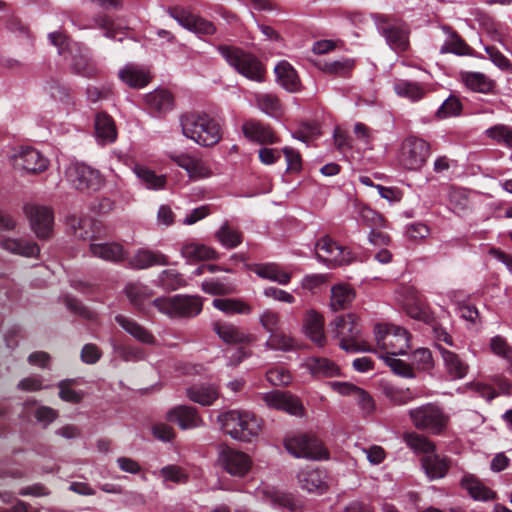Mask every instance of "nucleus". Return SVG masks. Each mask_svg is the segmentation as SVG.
I'll use <instances>...</instances> for the list:
<instances>
[{"mask_svg": "<svg viewBox=\"0 0 512 512\" xmlns=\"http://www.w3.org/2000/svg\"><path fill=\"white\" fill-rule=\"evenodd\" d=\"M183 135L200 146L210 147L222 138L221 126L205 112H188L180 117Z\"/></svg>", "mask_w": 512, "mask_h": 512, "instance_id": "nucleus-1", "label": "nucleus"}, {"mask_svg": "<svg viewBox=\"0 0 512 512\" xmlns=\"http://www.w3.org/2000/svg\"><path fill=\"white\" fill-rule=\"evenodd\" d=\"M221 430L232 439L251 442L261 431V421L250 411L230 410L218 415Z\"/></svg>", "mask_w": 512, "mask_h": 512, "instance_id": "nucleus-2", "label": "nucleus"}, {"mask_svg": "<svg viewBox=\"0 0 512 512\" xmlns=\"http://www.w3.org/2000/svg\"><path fill=\"white\" fill-rule=\"evenodd\" d=\"M332 336L346 352H372L373 349L361 339L358 319L352 314L339 316L330 323Z\"/></svg>", "mask_w": 512, "mask_h": 512, "instance_id": "nucleus-3", "label": "nucleus"}, {"mask_svg": "<svg viewBox=\"0 0 512 512\" xmlns=\"http://www.w3.org/2000/svg\"><path fill=\"white\" fill-rule=\"evenodd\" d=\"M217 49L226 62L239 74L251 81H264L265 68L255 55L228 45H220Z\"/></svg>", "mask_w": 512, "mask_h": 512, "instance_id": "nucleus-4", "label": "nucleus"}, {"mask_svg": "<svg viewBox=\"0 0 512 512\" xmlns=\"http://www.w3.org/2000/svg\"><path fill=\"white\" fill-rule=\"evenodd\" d=\"M152 305L169 318H193L203 308L200 296L185 294L158 297L152 301Z\"/></svg>", "mask_w": 512, "mask_h": 512, "instance_id": "nucleus-5", "label": "nucleus"}, {"mask_svg": "<svg viewBox=\"0 0 512 512\" xmlns=\"http://www.w3.org/2000/svg\"><path fill=\"white\" fill-rule=\"evenodd\" d=\"M375 340L385 355H404L410 348L408 331L394 324H377L374 328Z\"/></svg>", "mask_w": 512, "mask_h": 512, "instance_id": "nucleus-6", "label": "nucleus"}, {"mask_svg": "<svg viewBox=\"0 0 512 512\" xmlns=\"http://www.w3.org/2000/svg\"><path fill=\"white\" fill-rule=\"evenodd\" d=\"M409 417L414 426L431 434H442L449 421V416L435 404H425L409 410Z\"/></svg>", "mask_w": 512, "mask_h": 512, "instance_id": "nucleus-7", "label": "nucleus"}, {"mask_svg": "<svg viewBox=\"0 0 512 512\" xmlns=\"http://www.w3.org/2000/svg\"><path fill=\"white\" fill-rule=\"evenodd\" d=\"M66 181L80 192L99 191L105 179L99 170L82 162H72L65 169Z\"/></svg>", "mask_w": 512, "mask_h": 512, "instance_id": "nucleus-8", "label": "nucleus"}, {"mask_svg": "<svg viewBox=\"0 0 512 512\" xmlns=\"http://www.w3.org/2000/svg\"><path fill=\"white\" fill-rule=\"evenodd\" d=\"M429 155V143L424 139L410 136L401 144L398 161L404 169L416 171L425 165Z\"/></svg>", "mask_w": 512, "mask_h": 512, "instance_id": "nucleus-9", "label": "nucleus"}, {"mask_svg": "<svg viewBox=\"0 0 512 512\" xmlns=\"http://www.w3.org/2000/svg\"><path fill=\"white\" fill-rule=\"evenodd\" d=\"M286 450L297 458L323 460L328 458V452L321 441L313 435L300 434L284 441Z\"/></svg>", "mask_w": 512, "mask_h": 512, "instance_id": "nucleus-10", "label": "nucleus"}, {"mask_svg": "<svg viewBox=\"0 0 512 512\" xmlns=\"http://www.w3.org/2000/svg\"><path fill=\"white\" fill-rule=\"evenodd\" d=\"M217 463L226 473L238 478L246 476L252 467L249 455L224 444L218 448Z\"/></svg>", "mask_w": 512, "mask_h": 512, "instance_id": "nucleus-11", "label": "nucleus"}, {"mask_svg": "<svg viewBox=\"0 0 512 512\" xmlns=\"http://www.w3.org/2000/svg\"><path fill=\"white\" fill-rule=\"evenodd\" d=\"M23 213L29 221L31 230L39 239H47L51 236L54 214L50 207L28 203L23 206Z\"/></svg>", "mask_w": 512, "mask_h": 512, "instance_id": "nucleus-12", "label": "nucleus"}, {"mask_svg": "<svg viewBox=\"0 0 512 512\" xmlns=\"http://www.w3.org/2000/svg\"><path fill=\"white\" fill-rule=\"evenodd\" d=\"M168 15L173 18L181 27L200 36H210L216 33V26L213 22L191 13L188 9L175 6L167 10Z\"/></svg>", "mask_w": 512, "mask_h": 512, "instance_id": "nucleus-13", "label": "nucleus"}, {"mask_svg": "<svg viewBox=\"0 0 512 512\" xmlns=\"http://www.w3.org/2000/svg\"><path fill=\"white\" fill-rule=\"evenodd\" d=\"M316 257L319 261L330 267L349 264L353 261V255L348 248L338 245L330 237L325 236L316 243Z\"/></svg>", "mask_w": 512, "mask_h": 512, "instance_id": "nucleus-14", "label": "nucleus"}, {"mask_svg": "<svg viewBox=\"0 0 512 512\" xmlns=\"http://www.w3.org/2000/svg\"><path fill=\"white\" fill-rule=\"evenodd\" d=\"M13 168L19 172L41 173L48 168V160L36 149L26 147L14 151L10 156Z\"/></svg>", "mask_w": 512, "mask_h": 512, "instance_id": "nucleus-15", "label": "nucleus"}, {"mask_svg": "<svg viewBox=\"0 0 512 512\" xmlns=\"http://www.w3.org/2000/svg\"><path fill=\"white\" fill-rule=\"evenodd\" d=\"M168 157L179 167L183 168L192 181H200L212 176L210 165L201 158L193 157L186 153H169Z\"/></svg>", "mask_w": 512, "mask_h": 512, "instance_id": "nucleus-16", "label": "nucleus"}, {"mask_svg": "<svg viewBox=\"0 0 512 512\" xmlns=\"http://www.w3.org/2000/svg\"><path fill=\"white\" fill-rule=\"evenodd\" d=\"M263 402L271 409L285 411L294 416H302L304 407L301 401L290 393L271 391L261 395Z\"/></svg>", "mask_w": 512, "mask_h": 512, "instance_id": "nucleus-17", "label": "nucleus"}, {"mask_svg": "<svg viewBox=\"0 0 512 512\" xmlns=\"http://www.w3.org/2000/svg\"><path fill=\"white\" fill-rule=\"evenodd\" d=\"M379 30L386 42L395 52L406 51L409 46V31L406 25L398 21L385 20L379 24Z\"/></svg>", "mask_w": 512, "mask_h": 512, "instance_id": "nucleus-18", "label": "nucleus"}, {"mask_svg": "<svg viewBox=\"0 0 512 512\" xmlns=\"http://www.w3.org/2000/svg\"><path fill=\"white\" fill-rule=\"evenodd\" d=\"M166 419L172 423L178 424L183 430L194 429L204 425L197 410L194 407L186 405H180L170 409L167 412Z\"/></svg>", "mask_w": 512, "mask_h": 512, "instance_id": "nucleus-19", "label": "nucleus"}, {"mask_svg": "<svg viewBox=\"0 0 512 512\" xmlns=\"http://www.w3.org/2000/svg\"><path fill=\"white\" fill-rule=\"evenodd\" d=\"M297 478L300 487L310 493H323L327 490L326 474L320 469L307 466L299 471Z\"/></svg>", "mask_w": 512, "mask_h": 512, "instance_id": "nucleus-20", "label": "nucleus"}, {"mask_svg": "<svg viewBox=\"0 0 512 512\" xmlns=\"http://www.w3.org/2000/svg\"><path fill=\"white\" fill-rule=\"evenodd\" d=\"M213 330L218 337L227 344H247L254 339L252 335L245 333L238 326L228 322H215L213 324Z\"/></svg>", "mask_w": 512, "mask_h": 512, "instance_id": "nucleus-21", "label": "nucleus"}, {"mask_svg": "<svg viewBox=\"0 0 512 512\" xmlns=\"http://www.w3.org/2000/svg\"><path fill=\"white\" fill-rule=\"evenodd\" d=\"M89 251L92 256L112 263H120L124 261L127 256L123 246L117 242H91Z\"/></svg>", "mask_w": 512, "mask_h": 512, "instance_id": "nucleus-22", "label": "nucleus"}, {"mask_svg": "<svg viewBox=\"0 0 512 512\" xmlns=\"http://www.w3.org/2000/svg\"><path fill=\"white\" fill-rule=\"evenodd\" d=\"M244 136L259 144H274L278 142V138L270 126L259 121L249 120L242 126Z\"/></svg>", "mask_w": 512, "mask_h": 512, "instance_id": "nucleus-23", "label": "nucleus"}, {"mask_svg": "<svg viewBox=\"0 0 512 512\" xmlns=\"http://www.w3.org/2000/svg\"><path fill=\"white\" fill-rule=\"evenodd\" d=\"M118 75L123 83L135 89L144 88L152 78L148 69L132 63L120 69Z\"/></svg>", "mask_w": 512, "mask_h": 512, "instance_id": "nucleus-24", "label": "nucleus"}, {"mask_svg": "<svg viewBox=\"0 0 512 512\" xmlns=\"http://www.w3.org/2000/svg\"><path fill=\"white\" fill-rule=\"evenodd\" d=\"M395 94L410 102H419L426 96L428 88L425 84L407 79H396L393 83Z\"/></svg>", "mask_w": 512, "mask_h": 512, "instance_id": "nucleus-25", "label": "nucleus"}, {"mask_svg": "<svg viewBox=\"0 0 512 512\" xmlns=\"http://www.w3.org/2000/svg\"><path fill=\"white\" fill-rule=\"evenodd\" d=\"M0 247L11 254L27 258H36L40 253L38 244L27 239L3 238Z\"/></svg>", "mask_w": 512, "mask_h": 512, "instance_id": "nucleus-26", "label": "nucleus"}, {"mask_svg": "<svg viewBox=\"0 0 512 512\" xmlns=\"http://www.w3.org/2000/svg\"><path fill=\"white\" fill-rule=\"evenodd\" d=\"M303 329L305 335L316 345L320 347L325 345L324 319L319 313L314 310L307 311Z\"/></svg>", "mask_w": 512, "mask_h": 512, "instance_id": "nucleus-27", "label": "nucleus"}, {"mask_svg": "<svg viewBox=\"0 0 512 512\" xmlns=\"http://www.w3.org/2000/svg\"><path fill=\"white\" fill-rule=\"evenodd\" d=\"M72 228L74 235L83 240L94 242L105 236V228L102 223L91 218L74 219Z\"/></svg>", "mask_w": 512, "mask_h": 512, "instance_id": "nucleus-28", "label": "nucleus"}, {"mask_svg": "<svg viewBox=\"0 0 512 512\" xmlns=\"http://www.w3.org/2000/svg\"><path fill=\"white\" fill-rule=\"evenodd\" d=\"M115 321L135 340L150 345L156 343L155 336L134 319L123 315H117L115 316Z\"/></svg>", "mask_w": 512, "mask_h": 512, "instance_id": "nucleus-29", "label": "nucleus"}, {"mask_svg": "<svg viewBox=\"0 0 512 512\" xmlns=\"http://www.w3.org/2000/svg\"><path fill=\"white\" fill-rule=\"evenodd\" d=\"M128 264L134 269H146L154 265H166L168 264V259L160 252L149 249H139L130 257Z\"/></svg>", "mask_w": 512, "mask_h": 512, "instance_id": "nucleus-30", "label": "nucleus"}, {"mask_svg": "<svg viewBox=\"0 0 512 512\" xmlns=\"http://www.w3.org/2000/svg\"><path fill=\"white\" fill-rule=\"evenodd\" d=\"M187 397L202 406L212 405L219 397V390L212 384H196L187 388Z\"/></svg>", "mask_w": 512, "mask_h": 512, "instance_id": "nucleus-31", "label": "nucleus"}, {"mask_svg": "<svg viewBox=\"0 0 512 512\" xmlns=\"http://www.w3.org/2000/svg\"><path fill=\"white\" fill-rule=\"evenodd\" d=\"M180 252L189 262L217 259V252L213 248L198 242L183 243Z\"/></svg>", "mask_w": 512, "mask_h": 512, "instance_id": "nucleus-32", "label": "nucleus"}, {"mask_svg": "<svg viewBox=\"0 0 512 512\" xmlns=\"http://www.w3.org/2000/svg\"><path fill=\"white\" fill-rule=\"evenodd\" d=\"M252 270L260 278L276 282L280 285H287L292 278L290 272L283 270L276 263L257 264Z\"/></svg>", "mask_w": 512, "mask_h": 512, "instance_id": "nucleus-33", "label": "nucleus"}, {"mask_svg": "<svg viewBox=\"0 0 512 512\" xmlns=\"http://www.w3.org/2000/svg\"><path fill=\"white\" fill-rule=\"evenodd\" d=\"M449 466L447 458L440 457L434 452L422 459V467L430 480L443 478L447 474Z\"/></svg>", "mask_w": 512, "mask_h": 512, "instance_id": "nucleus-34", "label": "nucleus"}, {"mask_svg": "<svg viewBox=\"0 0 512 512\" xmlns=\"http://www.w3.org/2000/svg\"><path fill=\"white\" fill-rule=\"evenodd\" d=\"M304 366L316 377H334L340 373L339 367L327 358L309 357L305 360Z\"/></svg>", "mask_w": 512, "mask_h": 512, "instance_id": "nucleus-35", "label": "nucleus"}, {"mask_svg": "<svg viewBox=\"0 0 512 512\" xmlns=\"http://www.w3.org/2000/svg\"><path fill=\"white\" fill-rule=\"evenodd\" d=\"M95 135L101 144L116 140L117 131L113 119L106 113H98L95 117Z\"/></svg>", "mask_w": 512, "mask_h": 512, "instance_id": "nucleus-36", "label": "nucleus"}, {"mask_svg": "<svg viewBox=\"0 0 512 512\" xmlns=\"http://www.w3.org/2000/svg\"><path fill=\"white\" fill-rule=\"evenodd\" d=\"M258 495L273 506L284 507L291 511H295L298 508V505L291 494L281 492L274 488H259Z\"/></svg>", "mask_w": 512, "mask_h": 512, "instance_id": "nucleus-37", "label": "nucleus"}, {"mask_svg": "<svg viewBox=\"0 0 512 512\" xmlns=\"http://www.w3.org/2000/svg\"><path fill=\"white\" fill-rule=\"evenodd\" d=\"M274 72L278 83L287 91L295 92L299 89L300 81L295 69L286 61L279 62Z\"/></svg>", "mask_w": 512, "mask_h": 512, "instance_id": "nucleus-38", "label": "nucleus"}, {"mask_svg": "<svg viewBox=\"0 0 512 512\" xmlns=\"http://www.w3.org/2000/svg\"><path fill=\"white\" fill-rule=\"evenodd\" d=\"M254 101L257 108L269 117L278 119L283 114V106L279 98L272 93H256Z\"/></svg>", "mask_w": 512, "mask_h": 512, "instance_id": "nucleus-39", "label": "nucleus"}, {"mask_svg": "<svg viewBox=\"0 0 512 512\" xmlns=\"http://www.w3.org/2000/svg\"><path fill=\"white\" fill-rule=\"evenodd\" d=\"M462 82L465 86L479 93H489L493 90L495 82L481 72H461Z\"/></svg>", "mask_w": 512, "mask_h": 512, "instance_id": "nucleus-40", "label": "nucleus"}, {"mask_svg": "<svg viewBox=\"0 0 512 512\" xmlns=\"http://www.w3.org/2000/svg\"><path fill=\"white\" fill-rule=\"evenodd\" d=\"M447 373L454 379H462L468 372V365L454 352L439 347Z\"/></svg>", "mask_w": 512, "mask_h": 512, "instance_id": "nucleus-41", "label": "nucleus"}, {"mask_svg": "<svg viewBox=\"0 0 512 512\" xmlns=\"http://www.w3.org/2000/svg\"><path fill=\"white\" fill-rule=\"evenodd\" d=\"M461 486L475 500L488 501L495 498V493L473 475L463 476Z\"/></svg>", "mask_w": 512, "mask_h": 512, "instance_id": "nucleus-42", "label": "nucleus"}, {"mask_svg": "<svg viewBox=\"0 0 512 512\" xmlns=\"http://www.w3.org/2000/svg\"><path fill=\"white\" fill-rule=\"evenodd\" d=\"M75 50L71 55V68L77 74L83 76H93L97 73L96 66L91 62L88 56L83 52L80 44L75 43Z\"/></svg>", "mask_w": 512, "mask_h": 512, "instance_id": "nucleus-43", "label": "nucleus"}, {"mask_svg": "<svg viewBox=\"0 0 512 512\" xmlns=\"http://www.w3.org/2000/svg\"><path fill=\"white\" fill-rule=\"evenodd\" d=\"M133 172L140 180L142 185H144L147 189L160 190L163 189L166 185V176L157 175L153 170L144 165H135L133 167Z\"/></svg>", "mask_w": 512, "mask_h": 512, "instance_id": "nucleus-44", "label": "nucleus"}, {"mask_svg": "<svg viewBox=\"0 0 512 512\" xmlns=\"http://www.w3.org/2000/svg\"><path fill=\"white\" fill-rule=\"evenodd\" d=\"M444 33L447 38L444 44L440 48V53H453L456 55H467L469 54V46L461 39V37L454 32L451 28L444 26Z\"/></svg>", "mask_w": 512, "mask_h": 512, "instance_id": "nucleus-45", "label": "nucleus"}, {"mask_svg": "<svg viewBox=\"0 0 512 512\" xmlns=\"http://www.w3.org/2000/svg\"><path fill=\"white\" fill-rule=\"evenodd\" d=\"M355 293L347 284H337L331 288V307L333 310L345 309L354 299Z\"/></svg>", "mask_w": 512, "mask_h": 512, "instance_id": "nucleus-46", "label": "nucleus"}, {"mask_svg": "<svg viewBox=\"0 0 512 512\" xmlns=\"http://www.w3.org/2000/svg\"><path fill=\"white\" fill-rule=\"evenodd\" d=\"M157 286L166 291H175L186 286V280L176 269H165L161 271L156 280Z\"/></svg>", "mask_w": 512, "mask_h": 512, "instance_id": "nucleus-47", "label": "nucleus"}, {"mask_svg": "<svg viewBox=\"0 0 512 512\" xmlns=\"http://www.w3.org/2000/svg\"><path fill=\"white\" fill-rule=\"evenodd\" d=\"M125 292L129 301L140 310L144 309L145 302L153 295V291L141 283H128Z\"/></svg>", "mask_w": 512, "mask_h": 512, "instance_id": "nucleus-48", "label": "nucleus"}, {"mask_svg": "<svg viewBox=\"0 0 512 512\" xmlns=\"http://www.w3.org/2000/svg\"><path fill=\"white\" fill-rule=\"evenodd\" d=\"M212 304L226 314L248 315L252 312L251 306L240 299L218 298L214 299Z\"/></svg>", "mask_w": 512, "mask_h": 512, "instance_id": "nucleus-49", "label": "nucleus"}, {"mask_svg": "<svg viewBox=\"0 0 512 512\" xmlns=\"http://www.w3.org/2000/svg\"><path fill=\"white\" fill-rule=\"evenodd\" d=\"M404 442L417 454L426 456L435 451V445L427 437L415 432L405 433Z\"/></svg>", "mask_w": 512, "mask_h": 512, "instance_id": "nucleus-50", "label": "nucleus"}, {"mask_svg": "<svg viewBox=\"0 0 512 512\" xmlns=\"http://www.w3.org/2000/svg\"><path fill=\"white\" fill-rule=\"evenodd\" d=\"M201 289L210 295H229L234 293L235 286L226 278H209L202 282Z\"/></svg>", "mask_w": 512, "mask_h": 512, "instance_id": "nucleus-51", "label": "nucleus"}, {"mask_svg": "<svg viewBox=\"0 0 512 512\" xmlns=\"http://www.w3.org/2000/svg\"><path fill=\"white\" fill-rule=\"evenodd\" d=\"M146 103L151 109L162 112L173 106V97L167 90L159 89L146 95Z\"/></svg>", "mask_w": 512, "mask_h": 512, "instance_id": "nucleus-52", "label": "nucleus"}, {"mask_svg": "<svg viewBox=\"0 0 512 512\" xmlns=\"http://www.w3.org/2000/svg\"><path fill=\"white\" fill-rule=\"evenodd\" d=\"M383 393L395 405H404L416 398V395L410 389H401L390 384L383 386Z\"/></svg>", "mask_w": 512, "mask_h": 512, "instance_id": "nucleus-53", "label": "nucleus"}, {"mask_svg": "<svg viewBox=\"0 0 512 512\" xmlns=\"http://www.w3.org/2000/svg\"><path fill=\"white\" fill-rule=\"evenodd\" d=\"M265 346L271 350L291 351L296 347V341L291 336L278 330L269 335Z\"/></svg>", "mask_w": 512, "mask_h": 512, "instance_id": "nucleus-54", "label": "nucleus"}, {"mask_svg": "<svg viewBox=\"0 0 512 512\" xmlns=\"http://www.w3.org/2000/svg\"><path fill=\"white\" fill-rule=\"evenodd\" d=\"M217 240L226 248H234L242 241L241 234L231 229L227 223L223 224L216 232Z\"/></svg>", "mask_w": 512, "mask_h": 512, "instance_id": "nucleus-55", "label": "nucleus"}, {"mask_svg": "<svg viewBox=\"0 0 512 512\" xmlns=\"http://www.w3.org/2000/svg\"><path fill=\"white\" fill-rule=\"evenodd\" d=\"M73 383V379H65L58 383L59 398L65 402L77 404L82 401L84 393L73 389L71 387Z\"/></svg>", "mask_w": 512, "mask_h": 512, "instance_id": "nucleus-56", "label": "nucleus"}, {"mask_svg": "<svg viewBox=\"0 0 512 512\" xmlns=\"http://www.w3.org/2000/svg\"><path fill=\"white\" fill-rule=\"evenodd\" d=\"M381 359L385 361V363L391 368V370L396 374L404 378H414L415 374L410 365L404 362L401 359L395 358V356L389 355H379Z\"/></svg>", "mask_w": 512, "mask_h": 512, "instance_id": "nucleus-57", "label": "nucleus"}, {"mask_svg": "<svg viewBox=\"0 0 512 512\" xmlns=\"http://www.w3.org/2000/svg\"><path fill=\"white\" fill-rule=\"evenodd\" d=\"M359 222L370 228L385 227V219L383 216L367 206L360 207Z\"/></svg>", "mask_w": 512, "mask_h": 512, "instance_id": "nucleus-58", "label": "nucleus"}, {"mask_svg": "<svg viewBox=\"0 0 512 512\" xmlns=\"http://www.w3.org/2000/svg\"><path fill=\"white\" fill-rule=\"evenodd\" d=\"M413 302L414 303H407L406 305L403 306L407 314L411 318L421 320L424 322H429L431 319V314L426 306L423 296Z\"/></svg>", "mask_w": 512, "mask_h": 512, "instance_id": "nucleus-59", "label": "nucleus"}, {"mask_svg": "<svg viewBox=\"0 0 512 512\" xmlns=\"http://www.w3.org/2000/svg\"><path fill=\"white\" fill-rule=\"evenodd\" d=\"M160 476L164 482H173L175 484L186 483L188 474L186 471L177 465H167L160 469Z\"/></svg>", "mask_w": 512, "mask_h": 512, "instance_id": "nucleus-60", "label": "nucleus"}, {"mask_svg": "<svg viewBox=\"0 0 512 512\" xmlns=\"http://www.w3.org/2000/svg\"><path fill=\"white\" fill-rule=\"evenodd\" d=\"M462 111L461 101L454 95L449 96L438 108L436 116L439 119L458 116Z\"/></svg>", "mask_w": 512, "mask_h": 512, "instance_id": "nucleus-61", "label": "nucleus"}, {"mask_svg": "<svg viewBox=\"0 0 512 512\" xmlns=\"http://www.w3.org/2000/svg\"><path fill=\"white\" fill-rule=\"evenodd\" d=\"M48 39L52 45L57 47L58 53L67 58V54H72L75 50V43H72L68 37L61 32L49 33Z\"/></svg>", "mask_w": 512, "mask_h": 512, "instance_id": "nucleus-62", "label": "nucleus"}, {"mask_svg": "<svg viewBox=\"0 0 512 512\" xmlns=\"http://www.w3.org/2000/svg\"><path fill=\"white\" fill-rule=\"evenodd\" d=\"M490 348L496 355L501 356L510 363L508 370L512 374V348L507 344L506 340L501 336H495L490 341Z\"/></svg>", "mask_w": 512, "mask_h": 512, "instance_id": "nucleus-63", "label": "nucleus"}, {"mask_svg": "<svg viewBox=\"0 0 512 512\" xmlns=\"http://www.w3.org/2000/svg\"><path fill=\"white\" fill-rule=\"evenodd\" d=\"M488 137L504 144L505 146L512 147V129L506 125H495L486 130Z\"/></svg>", "mask_w": 512, "mask_h": 512, "instance_id": "nucleus-64", "label": "nucleus"}]
</instances>
